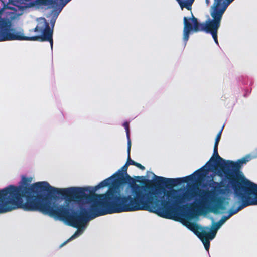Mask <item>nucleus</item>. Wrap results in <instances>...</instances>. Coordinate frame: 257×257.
<instances>
[{"mask_svg":"<svg viewBox=\"0 0 257 257\" xmlns=\"http://www.w3.org/2000/svg\"><path fill=\"white\" fill-rule=\"evenodd\" d=\"M206 1L207 4L209 3L208 0H206Z\"/></svg>","mask_w":257,"mask_h":257,"instance_id":"13","label":"nucleus"},{"mask_svg":"<svg viewBox=\"0 0 257 257\" xmlns=\"http://www.w3.org/2000/svg\"><path fill=\"white\" fill-rule=\"evenodd\" d=\"M135 166H137V167L140 168L142 170H144V168H145L143 166H142L141 164H139L138 163H137V162L136 163Z\"/></svg>","mask_w":257,"mask_h":257,"instance_id":"12","label":"nucleus"},{"mask_svg":"<svg viewBox=\"0 0 257 257\" xmlns=\"http://www.w3.org/2000/svg\"><path fill=\"white\" fill-rule=\"evenodd\" d=\"M0 2L3 6L0 9V42L24 39V33L22 30L12 28V21L19 17L11 18L7 11H9L10 4L16 5L18 2L25 3V0H0Z\"/></svg>","mask_w":257,"mask_h":257,"instance_id":"8","label":"nucleus"},{"mask_svg":"<svg viewBox=\"0 0 257 257\" xmlns=\"http://www.w3.org/2000/svg\"><path fill=\"white\" fill-rule=\"evenodd\" d=\"M257 205V184L241 176L238 181L210 180L205 189L167 190L159 216L179 221L209 250L210 241L232 215Z\"/></svg>","mask_w":257,"mask_h":257,"instance_id":"2","label":"nucleus"},{"mask_svg":"<svg viewBox=\"0 0 257 257\" xmlns=\"http://www.w3.org/2000/svg\"><path fill=\"white\" fill-rule=\"evenodd\" d=\"M222 130L223 128L218 133L216 137L213 156L202 168L191 175L181 178L184 182H187L189 181L201 182L208 178L209 172H212V174L209 177L211 180H213L216 175L220 177L222 180L224 179L230 180L232 177L237 175L239 176V178L241 176H244L242 173L239 171L240 168L252 159L256 158L257 153L256 154L252 155H246L236 161L223 159L218 153V146Z\"/></svg>","mask_w":257,"mask_h":257,"instance_id":"5","label":"nucleus"},{"mask_svg":"<svg viewBox=\"0 0 257 257\" xmlns=\"http://www.w3.org/2000/svg\"><path fill=\"white\" fill-rule=\"evenodd\" d=\"M123 126L125 127L126 133V136H127V152H130V150H131V140L129 136V125L128 123L127 122H124L123 124Z\"/></svg>","mask_w":257,"mask_h":257,"instance_id":"11","label":"nucleus"},{"mask_svg":"<svg viewBox=\"0 0 257 257\" xmlns=\"http://www.w3.org/2000/svg\"><path fill=\"white\" fill-rule=\"evenodd\" d=\"M115 173L94 187H73L82 189L73 194L74 227L77 231L67 241L83 234L90 220L113 213L145 210L159 216L167 190L151 185L134 184L120 192L125 183Z\"/></svg>","mask_w":257,"mask_h":257,"instance_id":"3","label":"nucleus"},{"mask_svg":"<svg viewBox=\"0 0 257 257\" xmlns=\"http://www.w3.org/2000/svg\"><path fill=\"white\" fill-rule=\"evenodd\" d=\"M257 205V184L241 176L238 181L210 180L205 189L167 190L159 216L179 221L209 250L210 241L232 215Z\"/></svg>","mask_w":257,"mask_h":257,"instance_id":"1","label":"nucleus"},{"mask_svg":"<svg viewBox=\"0 0 257 257\" xmlns=\"http://www.w3.org/2000/svg\"><path fill=\"white\" fill-rule=\"evenodd\" d=\"M32 176L23 175L18 186L10 185L0 189V214L17 209L39 211L63 220L70 226L74 221L73 194L81 193L82 189L73 187L60 188L51 186L47 181H33Z\"/></svg>","mask_w":257,"mask_h":257,"instance_id":"4","label":"nucleus"},{"mask_svg":"<svg viewBox=\"0 0 257 257\" xmlns=\"http://www.w3.org/2000/svg\"><path fill=\"white\" fill-rule=\"evenodd\" d=\"M71 0H25V3H18L14 5L10 4L9 6L10 11L7 13L10 14L11 17L15 18L22 15L25 10L29 7H36L37 8L43 6L54 8L51 15L52 16L50 21L52 28H50L48 23L44 18H39L37 19V25L36 28L32 30L36 33L37 35L32 37H27L24 35V39H16V40H30L41 41H49L50 43L51 49H53V27L56 19L62 11L63 7Z\"/></svg>","mask_w":257,"mask_h":257,"instance_id":"6","label":"nucleus"},{"mask_svg":"<svg viewBox=\"0 0 257 257\" xmlns=\"http://www.w3.org/2000/svg\"><path fill=\"white\" fill-rule=\"evenodd\" d=\"M182 9L186 8L191 9L194 0H177ZM214 3L211 12L213 19H209L205 23L199 24L196 18L193 15L192 18H184L183 41L186 45L189 35L192 32L203 31L211 34L215 42L218 45L217 31L220 25L222 15L228 5L234 0H214Z\"/></svg>","mask_w":257,"mask_h":257,"instance_id":"7","label":"nucleus"},{"mask_svg":"<svg viewBox=\"0 0 257 257\" xmlns=\"http://www.w3.org/2000/svg\"><path fill=\"white\" fill-rule=\"evenodd\" d=\"M154 178L153 180L158 182V183H170V182H174L175 181V179H167L163 177H160L156 176L154 174H153Z\"/></svg>","mask_w":257,"mask_h":257,"instance_id":"10","label":"nucleus"},{"mask_svg":"<svg viewBox=\"0 0 257 257\" xmlns=\"http://www.w3.org/2000/svg\"><path fill=\"white\" fill-rule=\"evenodd\" d=\"M130 151L129 153L128 152V160L127 162L123 167H122L116 172V175H118V176H120L119 178L123 180L125 183H126L127 180L131 179L130 176L127 173V170L128 166L130 165L135 166L136 163V162L130 159Z\"/></svg>","mask_w":257,"mask_h":257,"instance_id":"9","label":"nucleus"}]
</instances>
